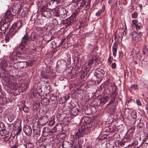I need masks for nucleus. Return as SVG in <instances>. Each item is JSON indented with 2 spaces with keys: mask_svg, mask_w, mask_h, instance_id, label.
I'll use <instances>...</instances> for the list:
<instances>
[{
  "mask_svg": "<svg viewBox=\"0 0 148 148\" xmlns=\"http://www.w3.org/2000/svg\"><path fill=\"white\" fill-rule=\"evenodd\" d=\"M25 45L20 43L17 48V51H14L12 54L10 56V58L11 60L16 61L18 60L19 62L24 63L27 65V62L21 60H24V57L22 55L26 53V48Z\"/></svg>",
  "mask_w": 148,
  "mask_h": 148,
  "instance_id": "f257e3e1",
  "label": "nucleus"
},
{
  "mask_svg": "<svg viewBox=\"0 0 148 148\" xmlns=\"http://www.w3.org/2000/svg\"><path fill=\"white\" fill-rule=\"evenodd\" d=\"M78 12H76L73 13L69 18H68L63 21V23L66 27L71 25L74 22L77 20L76 17L78 15Z\"/></svg>",
  "mask_w": 148,
  "mask_h": 148,
  "instance_id": "f03ea898",
  "label": "nucleus"
},
{
  "mask_svg": "<svg viewBox=\"0 0 148 148\" xmlns=\"http://www.w3.org/2000/svg\"><path fill=\"white\" fill-rule=\"evenodd\" d=\"M88 133L87 132V130H85V125L83 124H82L79 127L78 132L75 134L77 138H79L82 137H83L84 134Z\"/></svg>",
  "mask_w": 148,
  "mask_h": 148,
  "instance_id": "7ed1b4c3",
  "label": "nucleus"
},
{
  "mask_svg": "<svg viewBox=\"0 0 148 148\" xmlns=\"http://www.w3.org/2000/svg\"><path fill=\"white\" fill-rule=\"evenodd\" d=\"M10 25V22L1 19L0 21V30L2 32L7 29Z\"/></svg>",
  "mask_w": 148,
  "mask_h": 148,
  "instance_id": "20e7f679",
  "label": "nucleus"
},
{
  "mask_svg": "<svg viewBox=\"0 0 148 148\" xmlns=\"http://www.w3.org/2000/svg\"><path fill=\"white\" fill-rule=\"evenodd\" d=\"M56 131L54 130H52L50 129L48 127H44L43 129L42 132L43 135L44 137L50 136H52L54 133L56 132Z\"/></svg>",
  "mask_w": 148,
  "mask_h": 148,
  "instance_id": "39448f33",
  "label": "nucleus"
},
{
  "mask_svg": "<svg viewBox=\"0 0 148 148\" xmlns=\"http://www.w3.org/2000/svg\"><path fill=\"white\" fill-rule=\"evenodd\" d=\"M116 87L114 86H111L108 87L106 89V93L110 95L111 96H116Z\"/></svg>",
  "mask_w": 148,
  "mask_h": 148,
  "instance_id": "423d86ee",
  "label": "nucleus"
},
{
  "mask_svg": "<svg viewBox=\"0 0 148 148\" xmlns=\"http://www.w3.org/2000/svg\"><path fill=\"white\" fill-rule=\"evenodd\" d=\"M14 16L11 14L10 10H8L3 15L4 20L9 22L13 20Z\"/></svg>",
  "mask_w": 148,
  "mask_h": 148,
  "instance_id": "0eeeda50",
  "label": "nucleus"
},
{
  "mask_svg": "<svg viewBox=\"0 0 148 148\" xmlns=\"http://www.w3.org/2000/svg\"><path fill=\"white\" fill-rule=\"evenodd\" d=\"M86 124V128L85 130H87L88 133L94 130L95 127V124L92 121H90L88 122L85 123Z\"/></svg>",
  "mask_w": 148,
  "mask_h": 148,
  "instance_id": "6e6552de",
  "label": "nucleus"
},
{
  "mask_svg": "<svg viewBox=\"0 0 148 148\" xmlns=\"http://www.w3.org/2000/svg\"><path fill=\"white\" fill-rule=\"evenodd\" d=\"M30 39V36L28 34L26 33L22 38L21 43L27 45L31 41Z\"/></svg>",
  "mask_w": 148,
  "mask_h": 148,
  "instance_id": "1a4fd4ad",
  "label": "nucleus"
},
{
  "mask_svg": "<svg viewBox=\"0 0 148 148\" xmlns=\"http://www.w3.org/2000/svg\"><path fill=\"white\" fill-rule=\"evenodd\" d=\"M132 40L136 42L140 41L141 40V36L135 32H133L132 33Z\"/></svg>",
  "mask_w": 148,
  "mask_h": 148,
  "instance_id": "9d476101",
  "label": "nucleus"
},
{
  "mask_svg": "<svg viewBox=\"0 0 148 148\" xmlns=\"http://www.w3.org/2000/svg\"><path fill=\"white\" fill-rule=\"evenodd\" d=\"M23 131L25 134L30 135L32 133V129L31 127L29 125L25 126L23 128Z\"/></svg>",
  "mask_w": 148,
  "mask_h": 148,
  "instance_id": "9b49d317",
  "label": "nucleus"
},
{
  "mask_svg": "<svg viewBox=\"0 0 148 148\" xmlns=\"http://www.w3.org/2000/svg\"><path fill=\"white\" fill-rule=\"evenodd\" d=\"M7 80L8 81L11 82V84H12L14 86H16V80L15 77L13 75H9Z\"/></svg>",
  "mask_w": 148,
  "mask_h": 148,
  "instance_id": "f8f14e48",
  "label": "nucleus"
},
{
  "mask_svg": "<svg viewBox=\"0 0 148 148\" xmlns=\"http://www.w3.org/2000/svg\"><path fill=\"white\" fill-rule=\"evenodd\" d=\"M66 12L65 8H63L59 10V15L63 18L66 16Z\"/></svg>",
  "mask_w": 148,
  "mask_h": 148,
  "instance_id": "ddd939ff",
  "label": "nucleus"
},
{
  "mask_svg": "<svg viewBox=\"0 0 148 148\" xmlns=\"http://www.w3.org/2000/svg\"><path fill=\"white\" fill-rule=\"evenodd\" d=\"M13 26L12 25V27L10 28L9 30V34L11 35V36L14 35L17 32L18 29L16 27Z\"/></svg>",
  "mask_w": 148,
  "mask_h": 148,
  "instance_id": "4468645a",
  "label": "nucleus"
},
{
  "mask_svg": "<svg viewBox=\"0 0 148 148\" xmlns=\"http://www.w3.org/2000/svg\"><path fill=\"white\" fill-rule=\"evenodd\" d=\"M71 146V143L66 141H64L62 144L63 148H70Z\"/></svg>",
  "mask_w": 148,
  "mask_h": 148,
  "instance_id": "2eb2a0df",
  "label": "nucleus"
},
{
  "mask_svg": "<svg viewBox=\"0 0 148 148\" xmlns=\"http://www.w3.org/2000/svg\"><path fill=\"white\" fill-rule=\"evenodd\" d=\"M42 90L44 93L45 95H47L50 92V86H43Z\"/></svg>",
  "mask_w": 148,
  "mask_h": 148,
  "instance_id": "dca6fc26",
  "label": "nucleus"
},
{
  "mask_svg": "<svg viewBox=\"0 0 148 148\" xmlns=\"http://www.w3.org/2000/svg\"><path fill=\"white\" fill-rule=\"evenodd\" d=\"M118 47V43L116 42L114 43V44L113 46L112 49L113 55L115 57L116 54V52Z\"/></svg>",
  "mask_w": 148,
  "mask_h": 148,
  "instance_id": "f3484780",
  "label": "nucleus"
},
{
  "mask_svg": "<svg viewBox=\"0 0 148 148\" xmlns=\"http://www.w3.org/2000/svg\"><path fill=\"white\" fill-rule=\"evenodd\" d=\"M131 54L130 56L131 57L132 55H133L134 53L136 55V57L137 60H139L141 58V56L140 53H139L137 51H136L135 49H133L132 52H131Z\"/></svg>",
  "mask_w": 148,
  "mask_h": 148,
  "instance_id": "a211bd4d",
  "label": "nucleus"
},
{
  "mask_svg": "<svg viewBox=\"0 0 148 148\" xmlns=\"http://www.w3.org/2000/svg\"><path fill=\"white\" fill-rule=\"evenodd\" d=\"M95 72L98 75H99L100 76L99 77L100 78L103 77L105 73V71L101 69H99L98 70H96Z\"/></svg>",
  "mask_w": 148,
  "mask_h": 148,
  "instance_id": "6ab92c4d",
  "label": "nucleus"
},
{
  "mask_svg": "<svg viewBox=\"0 0 148 148\" xmlns=\"http://www.w3.org/2000/svg\"><path fill=\"white\" fill-rule=\"evenodd\" d=\"M21 8V6L20 5H17L14 6L12 8V11L15 14L18 13V12L21 10L20 8Z\"/></svg>",
  "mask_w": 148,
  "mask_h": 148,
  "instance_id": "aec40b11",
  "label": "nucleus"
},
{
  "mask_svg": "<svg viewBox=\"0 0 148 148\" xmlns=\"http://www.w3.org/2000/svg\"><path fill=\"white\" fill-rule=\"evenodd\" d=\"M79 110L76 108H74L71 110L70 114L72 116H76L78 115V112Z\"/></svg>",
  "mask_w": 148,
  "mask_h": 148,
  "instance_id": "412c9836",
  "label": "nucleus"
},
{
  "mask_svg": "<svg viewBox=\"0 0 148 148\" xmlns=\"http://www.w3.org/2000/svg\"><path fill=\"white\" fill-rule=\"evenodd\" d=\"M41 15L42 16L47 18H50L51 16V12L48 10L42 12Z\"/></svg>",
  "mask_w": 148,
  "mask_h": 148,
  "instance_id": "4be33fe9",
  "label": "nucleus"
},
{
  "mask_svg": "<svg viewBox=\"0 0 148 148\" xmlns=\"http://www.w3.org/2000/svg\"><path fill=\"white\" fill-rule=\"evenodd\" d=\"M13 26L16 27L18 29L21 26L23 25L22 21H17V22L13 24Z\"/></svg>",
  "mask_w": 148,
  "mask_h": 148,
  "instance_id": "5701e85b",
  "label": "nucleus"
},
{
  "mask_svg": "<svg viewBox=\"0 0 148 148\" xmlns=\"http://www.w3.org/2000/svg\"><path fill=\"white\" fill-rule=\"evenodd\" d=\"M130 114L132 117L133 121L135 122V119L136 118V112L133 110H130Z\"/></svg>",
  "mask_w": 148,
  "mask_h": 148,
  "instance_id": "b1692460",
  "label": "nucleus"
},
{
  "mask_svg": "<svg viewBox=\"0 0 148 148\" xmlns=\"http://www.w3.org/2000/svg\"><path fill=\"white\" fill-rule=\"evenodd\" d=\"M50 102L49 99L47 98L42 99L41 101V103L44 106H47L49 104Z\"/></svg>",
  "mask_w": 148,
  "mask_h": 148,
  "instance_id": "393cba45",
  "label": "nucleus"
},
{
  "mask_svg": "<svg viewBox=\"0 0 148 148\" xmlns=\"http://www.w3.org/2000/svg\"><path fill=\"white\" fill-rule=\"evenodd\" d=\"M30 38H31V41H34L35 40H37L38 39V35L36 33H32L30 36Z\"/></svg>",
  "mask_w": 148,
  "mask_h": 148,
  "instance_id": "a878e982",
  "label": "nucleus"
},
{
  "mask_svg": "<svg viewBox=\"0 0 148 148\" xmlns=\"http://www.w3.org/2000/svg\"><path fill=\"white\" fill-rule=\"evenodd\" d=\"M0 66L2 69L5 71L7 67V64L6 62L5 61H2L0 63Z\"/></svg>",
  "mask_w": 148,
  "mask_h": 148,
  "instance_id": "bb28decb",
  "label": "nucleus"
},
{
  "mask_svg": "<svg viewBox=\"0 0 148 148\" xmlns=\"http://www.w3.org/2000/svg\"><path fill=\"white\" fill-rule=\"evenodd\" d=\"M60 20V19L58 17L55 16L53 18V22L54 25H58L59 21Z\"/></svg>",
  "mask_w": 148,
  "mask_h": 148,
  "instance_id": "cd10ccee",
  "label": "nucleus"
},
{
  "mask_svg": "<svg viewBox=\"0 0 148 148\" xmlns=\"http://www.w3.org/2000/svg\"><path fill=\"white\" fill-rule=\"evenodd\" d=\"M107 108H108L107 110L108 111V112L110 113H112L115 110V106H107Z\"/></svg>",
  "mask_w": 148,
  "mask_h": 148,
  "instance_id": "c85d7f7f",
  "label": "nucleus"
},
{
  "mask_svg": "<svg viewBox=\"0 0 148 148\" xmlns=\"http://www.w3.org/2000/svg\"><path fill=\"white\" fill-rule=\"evenodd\" d=\"M50 99L51 101H55L58 99V97L55 94H51L50 96Z\"/></svg>",
  "mask_w": 148,
  "mask_h": 148,
  "instance_id": "c756f323",
  "label": "nucleus"
},
{
  "mask_svg": "<svg viewBox=\"0 0 148 148\" xmlns=\"http://www.w3.org/2000/svg\"><path fill=\"white\" fill-rule=\"evenodd\" d=\"M41 75L42 77L46 79H50L51 77L49 73L47 74L45 73H42Z\"/></svg>",
  "mask_w": 148,
  "mask_h": 148,
  "instance_id": "7c9ffc66",
  "label": "nucleus"
},
{
  "mask_svg": "<svg viewBox=\"0 0 148 148\" xmlns=\"http://www.w3.org/2000/svg\"><path fill=\"white\" fill-rule=\"evenodd\" d=\"M143 52L144 55L148 54V49L145 45H143L142 47Z\"/></svg>",
  "mask_w": 148,
  "mask_h": 148,
  "instance_id": "2f4dec72",
  "label": "nucleus"
},
{
  "mask_svg": "<svg viewBox=\"0 0 148 148\" xmlns=\"http://www.w3.org/2000/svg\"><path fill=\"white\" fill-rule=\"evenodd\" d=\"M62 128V125L60 124H59L56 125L55 127V129L54 130H56L58 131H61Z\"/></svg>",
  "mask_w": 148,
  "mask_h": 148,
  "instance_id": "473e14b6",
  "label": "nucleus"
},
{
  "mask_svg": "<svg viewBox=\"0 0 148 148\" xmlns=\"http://www.w3.org/2000/svg\"><path fill=\"white\" fill-rule=\"evenodd\" d=\"M108 98L109 97L107 96L103 97L101 100L100 103L103 104L105 103L108 101L109 100Z\"/></svg>",
  "mask_w": 148,
  "mask_h": 148,
  "instance_id": "72a5a7b5",
  "label": "nucleus"
},
{
  "mask_svg": "<svg viewBox=\"0 0 148 148\" xmlns=\"http://www.w3.org/2000/svg\"><path fill=\"white\" fill-rule=\"evenodd\" d=\"M1 77H2V78H3L4 79H6V80H7L9 75H8L5 71L2 72L1 74Z\"/></svg>",
  "mask_w": 148,
  "mask_h": 148,
  "instance_id": "f704fd0d",
  "label": "nucleus"
},
{
  "mask_svg": "<svg viewBox=\"0 0 148 148\" xmlns=\"http://www.w3.org/2000/svg\"><path fill=\"white\" fill-rule=\"evenodd\" d=\"M25 146L26 148H32L34 147V145L32 143H27L25 145Z\"/></svg>",
  "mask_w": 148,
  "mask_h": 148,
  "instance_id": "c9c22d12",
  "label": "nucleus"
},
{
  "mask_svg": "<svg viewBox=\"0 0 148 148\" xmlns=\"http://www.w3.org/2000/svg\"><path fill=\"white\" fill-rule=\"evenodd\" d=\"M36 34L40 36L43 33V31L40 28H37L36 29Z\"/></svg>",
  "mask_w": 148,
  "mask_h": 148,
  "instance_id": "e433bc0d",
  "label": "nucleus"
},
{
  "mask_svg": "<svg viewBox=\"0 0 148 148\" xmlns=\"http://www.w3.org/2000/svg\"><path fill=\"white\" fill-rule=\"evenodd\" d=\"M94 61V58L92 57L91 59L88 60V66H91Z\"/></svg>",
  "mask_w": 148,
  "mask_h": 148,
  "instance_id": "4c0bfd02",
  "label": "nucleus"
},
{
  "mask_svg": "<svg viewBox=\"0 0 148 148\" xmlns=\"http://www.w3.org/2000/svg\"><path fill=\"white\" fill-rule=\"evenodd\" d=\"M86 2L84 0H82L80 2L77 3V5L78 6L82 7L86 4Z\"/></svg>",
  "mask_w": 148,
  "mask_h": 148,
  "instance_id": "58836bf2",
  "label": "nucleus"
},
{
  "mask_svg": "<svg viewBox=\"0 0 148 148\" xmlns=\"http://www.w3.org/2000/svg\"><path fill=\"white\" fill-rule=\"evenodd\" d=\"M138 16V14L137 12H135L132 14V18H136Z\"/></svg>",
  "mask_w": 148,
  "mask_h": 148,
  "instance_id": "ea45409f",
  "label": "nucleus"
},
{
  "mask_svg": "<svg viewBox=\"0 0 148 148\" xmlns=\"http://www.w3.org/2000/svg\"><path fill=\"white\" fill-rule=\"evenodd\" d=\"M55 122L54 117L52 116L51 118V120H50L49 122V125H50L53 126L54 125Z\"/></svg>",
  "mask_w": 148,
  "mask_h": 148,
  "instance_id": "a19ab883",
  "label": "nucleus"
},
{
  "mask_svg": "<svg viewBox=\"0 0 148 148\" xmlns=\"http://www.w3.org/2000/svg\"><path fill=\"white\" fill-rule=\"evenodd\" d=\"M0 128L2 130H5V127L4 123L2 122H0Z\"/></svg>",
  "mask_w": 148,
  "mask_h": 148,
  "instance_id": "79ce46f5",
  "label": "nucleus"
},
{
  "mask_svg": "<svg viewBox=\"0 0 148 148\" xmlns=\"http://www.w3.org/2000/svg\"><path fill=\"white\" fill-rule=\"evenodd\" d=\"M130 87L132 89L135 90H137L138 88V85L135 84L132 85Z\"/></svg>",
  "mask_w": 148,
  "mask_h": 148,
  "instance_id": "37998d69",
  "label": "nucleus"
},
{
  "mask_svg": "<svg viewBox=\"0 0 148 148\" xmlns=\"http://www.w3.org/2000/svg\"><path fill=\"white\" fill-rule=\"evenodd\" d=\"M118 28L120 30H122L124 28L123 24L122 23H120L119 25Z\"/></svg>",
  "mask_w": 148,
  "mask_h": 148,
  "instance_id": "c03bdc74",
  "label": "nucleus"
},
{
  "mask_svg": "<svg viewBox=\"0 0 148 148\" xmlns=\"http://www.w3.org/2000/svg\"><path fill=\"white\" fill-rule=\"evenodd\" d=\"M47 5H44L42 6V7L41 8V12H43L44 11H46V10L47 9Z\"/></svg>",
  "mask_w": 148,
  "mask_h": 148,
  "instance_id": "a18cd8bd",
  "label": "nucleus"
},
{
  "mask_svg": "<svg viewBox=\"0 0 148 148\" xmlns=\"http://www.w3.org/2000/svg\"><path fill=\"white\" fill-rule=\"evenodd\" d=\"M54 2V0H51L50 2H48L47 4V6H52Z\"/></svg>",
  "mask_w": 148,
  "mask_h": 148,
  "instance_id": "49530a36",
  "label": "nucleus"
},
{
  "mask_svg": "<svg viewBox=\"0 0 148 148\" xmlns=\"http://www.w3.org/2000/svg\"><path fill=\"white\" fill-rule=\"evenodd\" d=\"M137 3V1L136 0H131V6L132 7H133Z\"/></svg>",
  "mask_w": 148,
  "mask_h": 148,
  "instance_id": "de8ad7c7",
  "label": "nucleus"
},
{
  "mask_svg": "<svg viewBox=\"0 0 148 148\" xmlns=\"http://www.w3.org/2000/svg\"><path fill=\"white\" fill-rule=\"evenodd\" d=\"M136 127L134 125H132L130 128V133H132L135 130Z\"/></svg>",
  "mask_w": 148,
  "mask_h": 148,
  "instance_id": "09e8293b",
  "label": "nucleus"
},
{
  "mask_svg": "<svg viewBox=\"0 0 148 148\" xmlns=\"http://www.w3.org/2000/svg\"><path fill=\"white\" fill-rule=\"evenodd\" d=\"M138 144V142L136 141H133L132 143L131 144V145H130V146H131V147H132V146L134 147L136 145H137Z\"/></svg>",
  "mask_w": 148,
  "mask_h": 148,
  "instance_id": "8fccbe9b",
  "label": "nucleus"
},
{
  "mask_svg": "<svg viewBox=\"0 0 148 148\" xmlns=\"http://www.w3.org/2000/svg\"><path fill=\"white\" fill-rule=\"evenodd\" d=\"M64 100H65L64 99V98H63V97H62L59 99V103L60 104L64 103L66 101H64Z\"/></svg>",
  "mask_w": 148,
  "mask_h": 148,
  "instance_id": "3c124183",
  "label": "nucleus"
},
{
  "mask_svg": "<svg viewBox=\"0 0 148 148\" xmlns=\"http://www.w3.org/2000/svg\"><path fill=\"white\" fill-rule=\"evenodd\" d=\"M5 131H6V130H2V129L1 130H0V135L1 136H4L6 134V133L4 132Z\"/></svg>",
  "mask_w": 148,
  "mask_h": 148,
  "instance_id": "603ef678",
  "label": "nucleus"
},
{
  "mask_svg": "<svg viewBox=\"0 0 148 148\" xmlns=\"http://www.w3.org/2000/svg\"><path fill=\"white\" fill-rule=\"evenodd\" d=\"M23 110L25 112L27 113L29 110V109L28 107L25 106L23 108Z\"/></svg>",
  "mask_w": 148,
  "mask_h": 148,
  "instance_id": "864d4df0",
  "label": "nucleus"
},
{
  "mask_svg": "<svg viewBox=\"0 0 148 148\" xmlns=\"http://www.w3.org/2000/svg\"><path fill=\"white\" fill-rule=\"evenodd\" d=\"M8 119L10 122H11L13 120L14 117L13 116H8Z\"/></svg>",
  "mask_w": 148,
  "mask_h": 148,
  "instance_id": "5fc2aeb1",
  "label": "nucleus"
},
{
  "mask_svg": "<svg viewBox=\"0 0 148 148\" xmlns=\"http://www.w3.org/2000/svg\"><path fill=\"white\" fill-rule=\"evenodd\" d=\"M38 91V92L40 93H41L42 92H43V90H42V87L41 86H39V87L38 89L37 90Z\"/></svg>",
  "mask_w": 148,
  "mask_h": 148,
  "instance_id": "6e6d98bb",
  "label": "nucleus"
},
{
  "mask_svg": "<svg viewBox=\"0 0 148 148\" xmlns=\"http://www.w3.org/2000/svg\"><path fill=\"white\" fill-rule=\"evenodd\" d=\"M102 12V10H99L96 14V15L97 16H100V15L101 14V13Z\"/></svg>",
  "mask_w": 148,
  "mask_h": 148,
  "instance_id": "4d7b16f0",
  "label": "nucleus"
},
{
  "mask_svg": "<svg viewBox=\"0 0 148 148\" xmlns=\"http://www.w3.org/2000/svg\"><path fill=\"white\" fill-rule=\"evenodd\" d=\"M127 140V138H124V140H123L122 142H121L120 143V145L121 146L123 145H125V141H126Z\"/></svg>",
  "mask_w": 148,
  "mask_h": 148,
  "instance_id": "13d9d810",
  "label": "nucleus"
},
{
  "mask_svg": "<svg viewBox=\"0 0 148 148\" xmlns=\"http://www.w3.org/2000/svg\"><path fill=\"white\" fill-rule=\"evenodd\" d=\"M63 98H64V99L65 100L64 101H66L69 99L70 98V96L69 95H66V96H64L63 97Z\"/></svg>",
  "mask_w": 148,
  "mask_h": 148,
  "instance_id": "bf43d9fd",
  "label": "nucleus"
},
{
  "mask_svg": "<svg viewBox=\"0 0 148 148\" xmlns=\"http://www.w3.org/2000/svg\"><path fill=\"white\" fill-rule=\"evenodd\" d=\"M132 25H135L136 24L138 23V21L137 20L134 19L132 20Z\"/></svg>",
  "mask_w": 148,
  "mask_h": 148,
  "instance_id": "052dcab7",
  "label": "nucleus"
},
{
  "mask_svg": "<svg viewBox=\"0 0 148 148\" xmlns=\"http://www.w3.org/2000/svg\"><path fill=\"white\" fill-rule=\"evenodd\" d=\"M11 36V35L10 34L8 35L5 38V41H6L9 42L10 40V37Z\"/></svg>",
  "mask_w": 148,
  "mask_h": 148,
  "instance_id": "680f3d73",
  "label": "nucleus"
},
{
  "mask_svg": "<svg viewBox=\"0 0 148 148\" xmlns=\"http://www.w3.org/2000/svg\"><path fill=\"white\" fill-rule=\"evenodd\" d=\"M117 6V2H116L112 5L111 7V10L112 9H116Z\"/></svg>",
  "mask_w": 148,
  "mask_h": 148,
  "instance_id": "e2e57ef3",
  "label": "nucleus"
},
{
  "mask_svg": "<svg viewBox=\"0 0 148 148\" xmlns=\"http://www.w3.org/2000/svg\"><path fill=\"white\" fill-rule=\"evenodd\" d=\"M18 61V62H19L21 63V67H27V65L26 66V64L25 63V64H24V63H22V62H19V61Z\"/></svg>",
  "mask_w": 148,
  "mask_h": 148,
  "instance_id": "0e129e2a",
  "label": "nucleus"
},
{
  "mask_svg": "<svg viewBox=\"0 0 148 148\" xmlns=\"http://www.w3.org/2000/svg\"><path fill=\"white\" fill-rule=\"evenodd\" d=\"M136 103L139 106H141V103L140 102V100L139 99H137L136 100Z\"/></svg>",
  "mask_w": 148,
  "mask_h": 148,
  "instance_id": "69168bd1",
  "label": "nucleus"
},
{
  "mask_svg": "<svg viewBox=\"0 0 148 148\" xmlns=\"http://www.w3.org/2000/svg\"><path fill=\"white\" fill-rule=\"evenodd\" d=\"M33 132L36 135H39V132L38 131L36 130H33Z\"/></svg>",
  "mask_w": 148,
  "mask_h": 148,
  "instance_id": "338daca9",
  "label": "nucleus"
},
{
  "mask_svg": "<svg viewBox=\"0 0 148 148\" xmlns=\"http://www.w3.org/2000/svg\"><path fill=\"white\" fill-rule=\"evenodd\" d=\"M66 39L65 38H64L62 39L61 40V42L60 43V44L62 45L65 42V41L66 40Z\"/></svg>",
  "mask_w": 148,
  "mask_h": 148,
  "instance_id": "774afa93",
  "label": "nucleus"
}]
</instances>
